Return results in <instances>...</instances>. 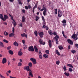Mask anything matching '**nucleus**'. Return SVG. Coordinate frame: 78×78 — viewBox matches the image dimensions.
Segmentation results:
<instances>
[{"mask_svg": "<svg viewBox=\"0 0 78 78\" xmlns=\"http://www.w3.org/2000/svg\"><path fill=\"white\" fill-rule=\"evenodd\" d=\"M9 16H10L12 20V22L13 23L14 27H16V22L15 20H14L13 17L10 14H9Z\"/></svg>", "mask_w": 78, "mask_h": 78, "instance_id": "1", "label": "nucleus"}, {"mask_svg": "<svg viewBox=\"0 0 78 78\" xmlns=\"http://www.w3.org/2000/svg\"><path fill=\"white\" fill-rule=\"evenodd\" d=\"M62 15V12L61 10L58 9V17H61Z\"/></svg>", "mask_w": 78, "mask_h": 78, "instance_id": "2", "label": "nucleus"}, {"mask_svg": "<svg viewBox=\"0 0 78 78\" xmlns=\"http://www.w3.org/2000/svg\"><path fill=\"white\" fill-rule=\"evenodd\" d=\"M30 60L32 62L33 64H37V62H36V60L35 58H30Z\"/></svg>", "mask_w": 78, "mask_h": 78, "instance_id": "3", "label": "nucleus"}, {"mask_svg": "<svg viewBox=\"0 0 78 78\" xmlns=\"http://www.w3.org/2000/svg\"><path fill=\"white\" fill-rule=\"evenodd\" d=\"M71 37L72 38H73L74 40H77L78 39V37H77V36L76 34H73L72 36Z\"/></svg>", "mask_w": 78, "mask_h": 78, "instance_id": "4", "label": "nucleus"}, {"mask_svg": "<svg viewBox=\"0 0 78 78\" xmlns=\"http://www.w3.org/2000/svg\"><path fill=\"white\" fill-rule=\"evenodd\" d=\"M28 50L30 51H34V48L33 46H30V47H29Z\"/></svg>", "mask_w": 78, "mask_h": 78, "instance_id": "5", "label": "nucleus"}, {"mask_svg": "<svg viewBox=\"0 0 78 78\" xmlns=\"http://www.w3.org/2000/svg\"><path fill=\"white\" fill-rule=\"evenodd\" d=\"M24 69L27 70V72H29V70H30V66H24Z\"/></svg>", "mask_w": 78, "mask_h": 78, "instance_id": "6", "label": "nucleus"}, {"mask_svg": "<svg viewBox=\"0 0 78 78\" xmlns=\"http://www.w3.org/2000/svg\"><path fill=\"white\" fill-rule=\"evenodd\" d=\"M6 58H3L2 61V63L3 64H6Z\"/></svg>", "mask_w": 78, "mask_h": 78, "instance_id": "7", "label": "nucleus"}, {"mask_svg": "<svg viewBox=\"0 0 78 78\" xmlns=\"http://www.w3.org/2000/svg\"><path fill=\"white\" fill-rule=\"evenodd\" d=\"M38 55L39 56V58L40 59H42V53H41V51H39Z\"/></svg>", "mask_w": 78, "mask_h": 78, "instance_id": "8", "label": "nucleus"}, {"mask_svg": "<svg viewBox=\"0 0 78 78\" xmlns=\"http://www.w3.org/2000/svg\"><path fill=\"white\" fill-rule=\"evenodd\" d=\"M39 42L40 44H42V45H45V42H43V40H42L41 39L40 40Z\"/></svg>", "mask_w": 78, "mask_h": 78, "instance_id": "9", "label": "nucleus"}, {"mask_svg": "<svg viewBox=\"0 0 78 78\" xmlns=\"http://www.w3.org/2000/svg\"><path fill=\"white\" fill-rule=\"evenodd\" d=\"M67 41L69 44H70V45H73V41H72L70 39H68L67 40Z\"/></svg>", "mask_w": 78, "mask_h": 78, "instance_id": "10", "label": "nucleus"}, {"mask_svg": "<svg viewBox=\"0 0 78 78\" xmlns=\"http://www.w3.org/2000/svg\"><path fill=\"white\" fill-rule=\"evenodd\" d=\"M40 37H42L44 36V33L41 32L38 33Z\"/></svg>", "mask_w": 78, "mask_h": 78, "instance_id": "11", "label": "nucleus"}, {"mask_svg": "<svg viewBox=\"0 0 78 78\" xmlns=\"http://www.w3.org/2000/svg\"><path fill=\"white\" fill-rule=\"evenodd\" d=\"M8 18V16L6 15H4V18H3V21H5Z\"/></svg>", "mask_w": 78, "mask_h": 78, "instance_id": "12", "label": "nucleus"}, {"mask_svg": "<svg viewBox=\"0 0 78 78\" xmlns=\"http://www.w3.org/2000/svg\"><path fill=\"white\" fill-rule=\"evenodd\" d=\"M14 35L15 34L14 33H12L9 34V36L10 37H12L14 36Z\"/></svg>", "mask_w": 78, "mask_h": 78, "instance_id": "13", "label": "nucleus"}, {"mask_svg": "<svg viewBox=\"0 0 78 78\" xmlns=\"http://www.w3.org/2000/svg\"><path fill=\"white\" fill-rule=\"evenodd\" d=\"M48 33L50 35H51V36L53 35V31H52V30H49L48 31Z\"/></svg>", "mask_w": 78, "mask_h": 78, "instance_id": "14", "label": "nucleus"}, {"mask_svg": "<svg viewBox=\"0 0 78 78\" xmlns=\"http://www.w3.org/2000/svg\"><path fill=\"white\" fill-rule=\"evenodd\" d=\"M34 48L35 49V52L36 53H37V52H38V51H39V50H38V49H37V47H36V46H34Z\"/></svg>", "mask_w": 78, "mask_h": 78, "instance_id": "15", "label": "nucleus"}, {"mask_svg": "<svg viewBox=\"0 0 78 78\" xmlns=\"http://www.w3.org/2000/svg\"><path fill=\"white\" fill-rule=\"evenodd\" d=\"M46 12H47V10H44V11H43V14L44 16H47V13H46Z\"/></svg>", "mask_w": 78, "mask_h": 78, "instance_id": "16", "label": "nucleus"}, {"mask_svg": "<svg viewBox=\"0 0 78 78\" xmlns=\"http://www.w3.org/2000/svg\"><path fill=\"white\" fill-rule=\"evenodd\" d=\"M22 22H24L25 21V16H22Z\"/></svg>", "mask_w": 78, "mask_h": 78, "instance_id": "17", "label": "nucleus"}, {"mask_svg": "<svg viewBox=\"0 0 78 78\" xmlns=\"http://www.w3.org/2000/svg\"><path fill=\"white\" fill-rule=\"evenodd\" d=\"M13 45H14L16 46V47H18V46H19V44L16 41H15L13 43Z\"/></svg>", "mask_w": 78, "mask_h": 78, "instance_id": "18", "label": "nucleus"}, {"mask_svg": "<svg viewBox=\"0 0 78 78\" xmlns=\"http://www.w3.org/2000/svg\"><path fill=\"white\" fill-rule=\"evenodd\" d=\"M18 54L19 56H22L23 53H22V51H19Z\"/></svg>", "mask_w": 78, "mask_h": 78, "instance_id": "19", "label": "nucleus"}, {"mask_svg": "<svg viewBox=\"0 0 78 78\" xmlns=\"http://www.w3.org/2000/svg\"><path fill=\"white\" fill-rule=\"evenodd\" d=\"M9 53L10 54V55H13L14 53L13 52V51H12L11 50H9Z\"/></svg>", "mask_w": 78, "mask_h": 78, "instance_id": "20", "label": "nucleus"}, {"mask_svg": "<svg viewBox=\"0 0 78 78\" xmlns=\"http://www.w3.org/2000/svg\"><path fill=\"white\" fill-rule=\"evenodd\" d=\"M48 43L50 47H51V41L50 40H49Z\"/></svg>", "mask_w": 78, "mask_h": 78, "instance_id": "21", "label": "nucleus"}, {"mask_svg": "<svg viewBox=\"0 0 78 78\" xmlns=\"http://www.w3.org/2000/svg\"><path fill=\"white\" fill-rule=\"evenodd\" d=\"M21 36L22 37H27V34H25L24 33L23 34H21Z\"/></svg>", "mask_w": 78, "mask_h": 78, "instance_id": "22", "label": "nucleus"}, {"mask_svg": "<svg viewBox=\"0 0 78 78\" xmlns=\"http://www.w3.org/2000/svg\"><path fill=\"white\" fill-rule=\"evenodd\" d=\"M3 15L2 14H0V19L2 20H4L3 19Z\"/></svg>", "mask_w": 78, "mask_h": 78, "instance_id": "23", "label": "nucleus"}, {"mask_svg": "<svg viewBox=\"0 0 78 78\" xmlns=\"http://www.w3.org/2000/svg\"><path fill=\"white\" fill-rule=\"evenodd\" d=\"M64 75H66L67 76H69L70 75V74L69 73H67L66 72L64 73Z\"/></svg>", "mask_w": 78, "mask_h": 78, "instance_id": "24", "label": "nucleus"}, {"mask_svg": "<svg viewBox=\"0 0 78 78\" xmlns=\"http://www.w3.org/2000/svg\"><path fill=\"white\" fill-rule=\"evenodd\" d=\"M55 52L56 53V54L57 55H58V56H60V53L59 52V51H58V50H57Z\"/></svg>", "mask_w": 78, "mask_h": 78, "instance_id": "25", "label": "nucleus"}, {"mask_svg": "<svg viewBox=\"0 0 78 78\" xmlns=\"http://www.w3.org/2000/svg\"><path fill=\"white\" fill-rule=\"evenodd\" d=\"M54 38L56 40H58V39H59V36L58 35H56L55 37Z\"/></svg>", "mask_w": 78, "mask_h": 78, "instance_id": "26", "label": "nucleus"}, {"mask_svg": "<svg viewBox=\"0 0 78 78\" xmlns=\"http://www.w3.org/2000/svg\"><path fill=\"white\" fill-rule=\"evenodd\" d=\"M71 52L73 54H75V53H76V51L75 50H71Z\"/></svg>", "mask_w": 78, "mask_h": 78, "instance_id": "27", "label": "nucleus"}, {"mask_svg": "<svg viewBox=\"0 0 78 78\" xmlns=\"http://www.w3.org/2000/svg\"><path fill=\"white\" fill-rule=\"evenodd\" d=\"M0 45L1 46V47H4V45H3V42H0Z\"/></svg>", "mask_w": 78, "mask_h": 78, "instance_id": "28", "label": "nucleus"}, {"mask_svg": "<svg viewBox=\"0 0 78 78\" xmlns=\"http://www.w3.org/2000/svg\"><path fill=\"white\" fill-rule=\"evenodd\" d=\"M43 56L45 58H48V55L46 54H44L43 55Z\"/></svg>", "mask_w": 78, "mask_h": 78, "instance_id": "29", "label": "nucleus"}, {"mask_svg": "<svg viewBox=\"0 0 78 78\" xmlns=\"http://www.w3.org/2000/svg\"><path fill=\"white\" fill-rule=\"evenodd\" d=\"M67 66H69V67H71V68H73V66H72V65L71 64H68L67 65Z\"/></svg>", "mask_w": 78, "mask_h": 78, "instance_id": "30", "label": "nucleus"}, {"mask_svg": "<svg viewBox=\"0 0 78 78\" xmlns=\"http://www.w3.org/2000/svg\"><path fill=\"white\" fill-rule=\"evenodd\" d=\"M60 63V61H59V60H58L56 62V64H57V65H58V66Z\"/></svg>", "mask_w": 78, "mask_h": 78, "instance_id": "31", "label": "nucleus"}, {"mask_svg": "<svg viewBox=\"0 0 78 78\" xmlns=\"http://www.w3.org/2000/svg\"><path fill=\"white\" fill-rule=\"evenodd\" d=\"M29 76H31V77H33V74H32V73L31 72H30L29 73Z\"/></svg>", "mask_w": 78, "mask_h": 78, "instance_id": "32", "label": "nucleus"}, {"mask_svg": "<svg viewBox=\"0 0 78 78\" xmlns=\"http://www.w3.org/2000/svg\"><path fill=\"white\" fill-rule=\"evenodd\" d=\"M58 48L60 50H63V47L62 46H59Z\"/></svg>", "mask_w": 78, "mask_h": 78, "instance_id": "33", "label": "nucleus"}, {"mask_svg": "<svg viewBox=\"0 0 78 78\" xmlns=\"http://www.w3.org/2000/svg\"><path fill=\"white\" fill-rule=\"evenodd\" d=\"M63 70L64 71H66L67 70V67L66 66H64L63 67Z\"/></svg>", "mask_w": 78, "mask_h": 78, "instance_id": "34", "label": "nucleus"}, {"mask_svg": "<svg viewBox=\"0 0 78 78\" xmlns=\"http://www.w3.org/2000/svg\"><path fill=\"white\" fill-rule=\"evenodd\" d=\"M22 63H21L20 62H19L18 63V66L19 67L20 66H22Z\"/></svg>", "mask_w": 78, "mask_h": 78, "instance_id": "35", "label": "nucleus"}, {"mask_svg": "<svg viewBox=\"0 0 78 78\" xmlns=\"http://www.w3.org/2000/svg\"><path fill=\"white\" fill-rule=\"evenodd\" d=\"M3 41L4 42H5V43H6L7 44L8 43V41L6 40L5 39H4L3 40Z\"/></svg>", "mask_w": 78, "mask_h": 78, "instance_id": "36", "label": "nucleus"}, {"mask_svg": "<svg viewBox=\"0 0 78 78\" xmlns=\"http://www.w3.org/2000/svg\"><path fill=\"white\" fill-rule=\"evenodd\" d=\"M34 34H35L36 36H37V31L35 30L34 32Z\"/></svg>", "mask_w": 78, "mask_h": 78, "instance_id": "37", "label": "nucleus"}, {"mask_svg": "<svg viewBox=\"0 0 78 78\" xmlns=\"http://www.w3.org/2000/svg\"><path fill=\"white\" fill-rule=\"evenodd\" d=\"M28 66L29 67H31L32 66V63L30 62L28 64Z\"/></svg>", "mask_w": 78, "mask_h": 78, "instance_id": "38", "label": "nucleus"}, {"mask_svg": "<svg viewBox=\"0 0 78 78\" xmlns=\"http://www.w3.org/2000/svg\"><path fill=\"white\" fill-rule=\"evenodd\" d=\"M37 4H36L35 6L34 7L33 9H35L36 8H37Z\"/></svg>", "mask_w": 78, "mask_h": 78, "instance_id": "39", "label": "nucleus"}, {"mask_svg": "<svg viewBox=\"0 0 78 78\" xmlns=\"http://www.w3.org/2000/svg\"><path fill=\"white\" fill-rule=\"evenodd\" d=\"M62 23H66V20H65V19H64L62 21Z\"/></svg>", "mask_w": 78, "mask_h": 78, "instance_id": "40", "label": "nucleus"}, {"mask_svg": "<svg viewBox=\"0 0 78 78\" xmlns=\"http://www.w3.org/2000/svg\"><path fill=\"white\" fill-rule=\"evenodd\" d=\"M27 46L25 45H24V50H26L27 49Z\"/></svg>", "mask_w": 78, "mask_h": 78, "instance_id": "41", "label": "nucleus"}, {"mask_svg": "<svg viewBox=\"0 0 78 78\" xmlns=\"http://www.w3.org/2000/svg\"><path fill=\"white\" fill-rule=\"evenodd\" d=\"M45 52L46 54H49V50H47L45 51Z\"/></svg>", "mask_w": 78, "mask_h": 78, "instance_id": "42", "label": "nucleus"}, {"mask_svg": "<svg viewBox=\"0 0 78 78\" xmlns=\"http://www.w3.org/2000/svg\"><path fill=\"white\" fill-rule=\"evenodd\" d=\"M69 72H72L73 71V69L71 68H70L69 69Z\"/></svg>", "mask_w": 78, "mask_h": 78, "instance_id": "43", "label": "nucleus"}, {"mask_svg": "<svg viewBox=\"0 0 78 78\" xmlns=\"http://www.w3.org/2000/svg\"><path fill=\"white\" fill-rule=\"evenodd\" d=\"M55 14H57L58 12H57V9H55Z\"/></svg>", "mask_w": 78, "mask_h": 78, "instance_id": "44", "label": "nucleus"}, {"mask_svg": "<svg viewBox=\"0 0 78 78\" xmlns=\"http://www.w3.org/2000/svg\"><path fill=\"white\" fill-rule=\"evenodd\" d=\"M41 17H42V19L43 21L44 22H45V19L44 18V16H42Z\"/></svg>", "mask_w": 78, "mask_h": 78, "instance_id": "45", "label": "nucleus"}, {"mask_svg": "<svg viewBox=\"0 0 78 78\" xmlns=\"http://www.w3.org/2000/svg\"><path fill=\"white\" fill-rule=\"evenodd\" d=\"M11 47L10 46H9L8 47H7V49L8 50H10V49H11Z\"/></svg>", "mask_w": 78, "mask_h": 78, "instance_id": "46", "label": "nucleus"}, {"mask_svg": "<svg viewBox=\"0 0 78 78\" xmlns=\"http://www.w3.org/2000/svg\"><path fill=\"white\" fill-rule=\"evenodd\" d=\"M38 19H39V17L38 16H36V21H37L38 20Z\"/></svg>", "mask_w": 78, "mask_h": 78, "instance_id": "47", "label": "nucleus"}, {"mask_svg": "<svg viewBox=\"0 0 78 78\" xmlns=\"http://www.w3.org/2000/svg\"><path fill=\"white\" fill-rule=\"evenodd\" d=\"M0 76L1 77V78H5V77H4L3 76H2V74H0Z\"/></svg>", "mask_w": 78, "mask_h": 78, "instance_id": "48", "label": "nucleus"}, {"mask_svg": "<svg viewBox=\"0 0 78 78\" xmlns=\"http://www.w3.org/2000/svg\"><path fill=\"white\" fill-rule=\"evenodd\" d=\"M66 23H63V26L65 28L66 27Z\"/></svg>", "mask_w": 78, "mask_h": 78, "instance_id": "49", "label": "nucleus"}, {"mask_svg": "<svg viewBox=\"0 0 78 78\" xmlns=\"http://www.w3.org/2000/svg\"><path fill=\"white\" fill-rule=\"evenodd\" d=\"M22 42L24 44L25 43V40H23L22 41Z\"/></svg>", "mask_w": 78, "mask_h": 78, "instance_id": "50", "label": "nucleus"}, {"mask_svg": "<svg viewBox=\"0 0 78 78\" xmlns=\"http://www.w3.org/2000/svg\"><path fill=\"white\" fill-rule=\"evenodd\" d=\"M15 30H14V27H12V32L13 33H14V31Z\"/></svg>", "mask_w": 78, "mask_h": 78, "instance_id": "51", "label": "nucleus"}, {"mask_svg": "<svg viewBox=\"0 0 78 78\" xmlns=\"http://www.w3.org/2000/svg\"><path fill=\"white\" fill-rule=\"evenodd\" d=\"M53 34L54 36H56V34H57V33H56V32H55L53 33Z\"/></svg>", "mask_w": 78, "mask_h": 78, "instance_id": "52", "label": "nucleus"}, {"mask_svg": "<svg viewBox=\"0 0 78 78\" xmlns=\"http://www.w3.org/2000/svg\"><path fill=\"white\" fill-rule=\"evenodd\" d=\"M25 8L26 9H28V7L27 6H25Z\"/></svg>", "mask_w": 78, "mask_h": 78, "instance_id": "53", "label": "nucleus"}, {"mask_svg": "<svg viewBox=\"0 0 78 78\" xmlns=\"http://www.w3.org/2000/svg\"><path fill=\"white\" fill-rule=\"evenodd\" d=\"M46 27H47V26H45V25H43V26L42 27V28H46Z\"/></svg>", "mask_w": 78, "mask_h": 78, "instance_id": "54", "label": "nucleus"}, {"mask_svg": "<svg viewBox=\"0 0 78 78\" xmlns=\"http://www.w3.org/2000/svg\"><path fill=\"white\" fill-rule=\"evenodd\" d=\"M28 7L29 9H31V5H28Z\"/></svg>", "mask_w": 78, "mask_h": 78, "instance_id": "55", "label": "nucleus"}, {"mask_svg": "<svg viewBox=\"0 0 78 78\" xmlns=\"http://www.w3.org/2000/svg\"><path fill=\"white\" fill-rule=\"evenodd\" d=\"M75 45L76 47V48H78V44H75Z\"/></svg>", "mask_w": 78, "mask_h": 78, "instance_id": "56", "label": "nucleus"}, {"mask_svg": "<svg viewBox=\"0 0 78 78\" xmlns=\"http://www.w3.org/2000/svg\"><path fill=\"white\" fill-rule=\"evenodd\" d=\"M19 3V4H20V5H22V2L20 1H19L18 2Z\"/></svg>", "mask_w": 78, "mask_h": 78, "instance_id": "57", "label": "nucleus"}, {"mask_svg": "<svg viewBox=\"0 0 78 78\" xmlns=\"http://www.w3.org/2000/svg\"><path fill=\"white\" fill-rule=\"evenodd\" d=\"M22 12H23V13H25V10L23 9L22 10Z\"/></svg>", "mask_w": 78, "mask_h": 78, "instance_id": "58", "label": "nucleus"}, {"mask_svg": "<svg viewBox=\"0 0 78 78\" xmlns=\"http://www.w3.org/2000/svg\"><path fill=\"white\" fill-rule=\"evenodd\" d=\"M7 72H8L9 73H10L11 72V71L10 70H9L7 71Z\"/></svg>", "mask_w": 78, "mask_h": 78, "instance_id": "59", "label": "nucleus"}, {"mask_svg": "<svg viewBox=\"0 0 78 78\" xmlns=\"http://www.w3.org/2000/svg\"><path fill=\"white\" fill-rule=\"evenodd\" d=\"M8 34H8V33L7 32H6V33L5 34V36H8Z\"/></svg>", "mask_w": 78, "mask_h": 78, "instance_id": "60", "label": "nucleus"}, {"mask_svg": "<svg viewBox=\"0 0 78 78\" xmlns=\"http://www.w3.org/2000/svg\"><path fill=\"white\" fill-rule=\"evenodd\" d=\"M56 44H58V40H56Z\"/></svg>", "mask_w": 78, "mask_h": 78, "instance_id": "61", "label": "nucleus"}, {"mask_svg": "<svg viewBox=\"0 0 78 78\" xmlns=\"http://www.w3.org/2000/svg\"><path fill=\"white\" fill-rule=\"evenodd\" d=\"M43 9H44V10H47L46 9V8H45V7L44 6V5H43Z\"/></svg>", "mask_w": 78, "mask_h": 78, "instance_id": "62", "label": "nucleus"}, {"mask_svg": "<svg viewBox=\"0 0 78 78\" xmlns=\"http://www.w3.org/2000/svg\"><path fill=\"white\" fill-rule=\"evenodd\" d=\"M70 45H69L68 46V50H70Z\"/></svg>", "mask_w": 78, "mask_h": 78, "instance_id": "63", "label": "nucleus"}, {"mask_svg": "<svg viewBox=\"0 0 78 78\" xmlns=\"http://www.w3.org/2000/svg\"><path fill=\"white\" fill-rule=\"evenodd\" d=\"M46 30H48L49 29L48 27L47 26H46Z\"/></svg>", "mask_w": 78, "mask_h": 78, "instance_id": "64", "label": "nucleus"}]
</instances>
